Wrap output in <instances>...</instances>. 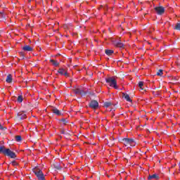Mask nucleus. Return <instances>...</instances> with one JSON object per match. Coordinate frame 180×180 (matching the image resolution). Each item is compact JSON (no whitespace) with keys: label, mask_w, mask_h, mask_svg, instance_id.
<instances>
[{"label":"nucleus","mask_w":180,"mask_h":180,"mask_svg":"<svg viewBox=\"0 0 180 180\" xmlns=\"http://www.w3.org/2000/svg\"><path fill=\"white\" fill-rule=\"evenodd\" d=\"M75 94H79V90H76Z\"/></svg>","instance_id":"28"},{"label":"nucleus","mask_w":180,"mask_h":180,"mask_svg":"<svg viewBox=\"0 0 180 180\" xmlns=\"http://www.w3.org/2000/svg\"><path fill=\"white\" fill-rule=\"evenodd\" d=\"M117 77H109L105 78V82L108 84L109 86L114 88V89H119L117 86Z\"/></svg>","instance_id":"1"},{"label":"nucleus","mask_w":180,"mask_h":180,"mask_svg":"<svg viewBox=\"0 0 180 180\" xmlns=\"http://www.w3.org/2000/svg\"><path fill=\"white\" fill-rule=\"evenodd\" d=\"M4 18V13L0 12V18Z\"/></svg>","instance_id":"26"},{"label":"nucleus","mask_w":180,"mask_h":180,"mask_svg":"<svg viewBox=\"0 0 180 180\" xmlns=\"http://www.w3.org/2000/svg\"><path fill=\"white\" fill-rule=\"evenodd\" d=\"M0 130H4V127L0 124Z\"/></svg>","instance_id":"27"},{"label":"nucleus","mask_w":180,"mask_h":180,"mask_svg":"<svg viewBox=\"0 0 180 180\" xmlns=\"http://www.w3.org/2000/svg\"><path fill=\"white\" fill-rule=\"evenodd\" d=\"M123 96L125 100H127V102H131V98H130V96L127 94H123Z\"/></svg>","instance_id":"15"},{"label":"nucleus","mask_w":180,"mask_h":180,"mask_svg":"<svg viewBox=\"0 0 180 180\" xmlns=\"http://www.w3.org/2000/svg\"><path fill=\"white\" fill-rule=\"evenodd\" d=\"M163 74L164 73L162 70H159L158 72H157V75H158L159 77H162Z\"/></svg>","instance_id":"22"},{"label":"nucleus","mask_w":180,"mask_h":180,"mask_svg":"<svg viewBox=\"0 0 180 180\" xmlns=\"http://www.w3.org/2000/svg\"><path fill=\"white\" fill-rule=\"evenodd\" d=\"M105 54H107V56H112V54H113V50H110V49L105 50Z\"/></svg>","instance_id":"18"},{"label":"nucleus","mask_w":180,"mask_h":180,"mask_svg":"<svg viewBox=\"0 0 180 180\" xmlns=\"http://www.w3.org/2000/svg\"><path fill=\"white\" fill-rule=\"evenodd\" d=\"M155 11L158 15H162L165 12V8L162 6H158L155 8Z\"/></svg>","instance_id":"6"},{"label":"nucleus","mask_w":180,"mask_h":180,"mask_svg":"<svg viewBox=\"0 0 180 180\" xmlns=\"http://www.w3.org/2000/svg\"><path fill=\"white\" fill-rule=\"evenodd\" d=\"M174 30H180V22H178L176 24V25L174 26Z\"/></svg>","instance_id":"21"},{"label":"nucleus","mask_w":180,"mask_h":180,"mask_svg":"<svg viewBox=\"0 0 180 180\" xmlns=\"http://www.w3.org/2000/svg\"><path fill=\"white\" fill-rule=\"evenodd\" d=\"M32 172H34V174L36 175L38 180H46L44 174L43 173V171L40 169V168L35 167L32 169Z\"/></svg>","instance_id":"2"},{"label":"nucleus","mask_w":180,"mask_h":180,"mask_svg":"<svg viewBox=\"0 0 180 180\" xmlns=\"http://www.w3.org/2000/svg\"><path fill=\"white\" fill-rule=\"evenodd\" d=\"M51 110H52V112L55 113V115H56L57 116H61V112H60L58 109L53 108Z\"/></svg>","instance_id":"14"},{"label":"nucleus","mask_w":180,"mask_h":180,"mask_svg":"<svg viewBox=\"0 0 180 180\" xmlns=\"http://www.w3.org/2000/svg\"><path fill=\"white\" fill-rule=\"evenodd\" d=\"M148 179H156V180H158V179H160V176H158V174H157L149 175V176L148 177Z\"/></svg>","instance_id":"12"},{"label":"nucleus","mask_w":180,"mask_h":180,"mask_svg":"<svg viewBox=\"0 0 180 180\" xmlns=\"http://www.w3.org/2000/svg\"><path fill=\"white\" fill-rule=\"evenodd\" d=\"M66 25H64V27H65Z\"/></svg>","instance_id":"29"},{"label":"nucleus","mask_w":180,"mask_h":180,"mask_svg":"<svg viewBox=\"0 0 180 180\" xmlns=\"http://www.w3.org/2000/svg\"><path fill=\"white\" fill-rule=\"evenodd\" d=\"M61 122L63 123V124H67V123H68V121H66L65 119L61 120Z\"/></svg>","instance_id":"24"},{"label":"nucleus","mask_w":180,"mask_h":180,"mask_svg":"<svg viewBox=\"0 0 180 180\" xmlns=\"http://www.w3.org/2000/svg\"><path fill=\"white\" fill-rule=\"evenodd\" d=\"M17 102H18V103H22V102H23V96H18L17 98Z\"/></svg>","instance_id":"19"},{"label":"nucleus","mask_w":180,"mask_h":180,"mask_svg":"<svg viewBox=\"0 0 180 180\" xmlns=\"http://www.w3.org/2000/svg\"><path fill=\"white\" fill-rule=\"evenodd\" d=\"M144 86V82H139V87L140 89L143 90V87Z\"/></svg>","instance_id":"20"},{"label":"nucleus","mask_w":180,"mask_h":180,"mask_svg":"<svg viewBox=\"0 0 180 180\" xmlns=\"http://www.w3.org/2000/svg\"><path fill=\"white\" fill-rule=\"evenodd\" d=\"M58 74L60 75H65V77H68V72H67L65 69L60 68L58 70Z\"/></svg>","instance_id":"8"},{"label":"nucleus","mask_w":180,"mask_h":180,"mask_svg":"<svg viewBox=\"0 0 180 180\" xmlns=\"http://www.w3.org/2000/svg\"><path fill=\"white\" fill-rule=\"evenodd\" d=\"M89 108H91V109H98V108H99V103L95 100H93L89 103Z\"/></svg>","instance_id":"5"},{"label":"nucleus","mask_w":180,"mask_h":180,"mask_svg":"<svg viewBox=\"0 0 180 180\" xmlns=\"http://www.w3.org/2000/svg\"><path fill=\"white\" fill-rule=\"evenodd\" d=\"M15 141H18V142L22 141V136H15Z\"/></svg>","instance_id":"23"},{"label":"nucleus","mask_w":180,"mask_h":180,"mask_svg":"<svg viewBox=\"0 0 180 180\" xmlns=\"http://www.w3.org/2000/svg\"><path fill=\"white\" fill-rule=\"evenodd\" d=\"M50 61L54 67H58V65H60V63L57 60L51 59Z\"/></svg>","instance_id":"16"},{"label":"nucleus","mask_w":180,"mask_h":180,"mask_svg":"<svg viewBox=\"0 0 180 180\" xmlns=\"http://www.w3.org/2000/svg\"><path fill=\"white\" fill-rule=\"evenodd\" d=\"M18 119H20L21 120H23V119H26L27 115L26 113L23 111H21L18 113Z\"/></svg>","instance_id":"9"},{"label":"nucleus","mask_w":180,"mask_h":180,"mask_svg":"<svg viewBox=\"0 0 180 180\" xmlns=\"http://www.w3.org/2000/svg\"><path fill=\"white\" fill-rule=\"evenodd\" d=\"M113 44L115 47H118L120 49H123V46H124L123 43L119 41H114Z\"/></svg>","instance_id":"10"},{"label":"nucleus","mask_w":180,"mask_h":180,"mask_svg":"<svg viewBox=\"0 0 180 180\" xmlns=\"http://www.w3.org/2000/svg\"><path fill=\"white\" fill-rule=\"evenodd\" d=\"M104 106L105 108H106L108 109V110H109L110 112H112V109H113V107H115V105H113V104H112V103L110 102H106L104 103Z\"/></svg>","instance_id":"7"},{"label":"nucleus","mask_w":180,"mask_h":180,"mask_svg":"<svg viewBox=\"0 0 180 180\" xmlns=\"http://www.w3.org/2000/svg\"><path fill=\"white\" fill-rule=\"evenodd\" d=\"M4 155H6L7 157H9L10 158H16V153L15 152L11 150L9 148H6Z\"/></svg>","instance_id":"4"},{"label":"nucleus","mask_w":180,"mask_h":180,"mask_svg":"<svg viewBox=\"0 0 180 180\" xmlns=\"http://www.w3.org/2000/svg\"><path fill=\"white\" fill-rule=\"evenodd\" d=\"M23 51H33V48L29 45L22 46Z\"/></svg>","instance_id":"11"},{"label":"nucleus","mask_w":180,"mask_h":180,"mask_svg":"<svg viewBox=\"0 0 180 180\" xmlns=\"http://www.w3.org/2000/svg\"><path fill=\"white\" fill-rule=\"evenodd\" d=\"M6 150V148H5V146L4 145L0 146V154H5Z\"/></svg>","instance_id":"17"},{"label":"nucleus","mask_w":180,"mask_h":180,"mask_svg":"<svg viewBox=\"0 0 180 180\" xmlns=\"http://www.w3.org/2000/svg\"><path fill=\"white\" fill-rule=\"evenodd\" d=\"M122 141L124 146L127 147V148H130V147H136V141L134 139L124 138L122 139Z\"/></svg>","instance_id":"3"},{"label":"nucleus","mask_w":180,"mask_h":180,"mask_svg":"<svg viewBox=\"0 0 180 180\" xmlns=\"http://www.w3.org/2000/svg\"><path fill=\"white\" fill-rule=\"evenodd\" d=\"M12 81H13L12 75H8L6 82H7V84H11L12 82Z\"/></svg>","instance_id":"13"},{"label":"nucleus","mask_w":180,"mask_h":180,"mask_svg":"<svg viewBox=\"0 0 180 180\" xmlns=\"http://www.w3.org/2000/svg\"><path fill=\"white\" fill-rule=\"evenodd\" d=\"M12 165H13L15 167V166L18 165V162H16V161H13Z\"/></svg>","instance_id":"25"}]
</instances>
